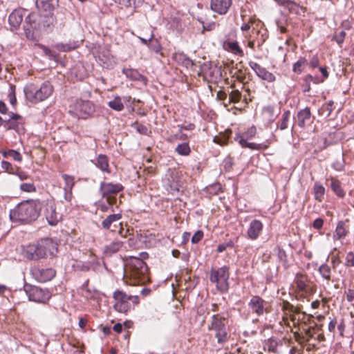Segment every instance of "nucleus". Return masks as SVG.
<instances>
[{"label":"nucleus","mask_w":354,"mask_h":354,"mask_svg":"<svg viewBox=\"0 0 354 354\" xmlns=\"http://www.w3.org/2000/svg\"><path fill=\"white\" fill-rule=\"evenodd\" d=\"M95 166L102 171L110 173L109 169V159L106 156L100 154L94 162Z\"/></svg>","instance_id":"393cba45"},{"label":"nucleus","mask_w":354,"mask_h":354,"mask_svg":"<svg viewBox=\"0 0 354 354\" xmlns=\"http://www.w3.org/2000/svg\"><path fill=\"white\" fill-rule=\"evenodd\" d=\"M62 178L65 181V186L64 187V189L66 193H65L64 198L66 201H70L71 197V194L70 193L68 194L67 192H71V191L74 185V178L72 176H68L67 174H63Z\"/></svg>","instance_id":"b1692460"},{"label":"nucleus","mask_w":354,"mask_h":354,"mask_svg":"<svg viewBox=\"0 0 354 354\" xmlns=\"http://www.w3.org/2000/svg\"><path fill=\"white\" fill-rule=\"evenodd\" d=\"M95 61L102 67L109 68L115 64V59L111 51L106 48H100L94 53Z\"/></svg>","instance_id":"f8f14e48"},{"label":"nucleus","mask_w":354,"mask_h":354,"mask_svg":"<svg viewBox=\"0 0 354 354\" xmlns=\"http://www.w3.org/2000/svg\"><path fill=\"white\" fill-rule=\"evenodd\" d=\"M279 343L274 337H270L266 340L263 343V349L274 353H277V347Z\"/></svg>","instance_id":"c756f323"},{"label":"nucleus","mask_w":354,"mask_h":354,"mask_svg":"<svg viewBox=\"0 0 354 354\" xmlns=\"http://www.w3.org/2000/svg\"><path fill=\"white\" fill-rule=\"evenodd\" d=\"M290 117V111L289 110L285 111L282 115L281 122L279 125V128L280 130L283 131L288 128V121Z\"/></svg>","instance_id":"a19ab883"},{"label":"nucleus","mask_w":354,"mask_h":354,"mask_svg":"<svg viewBox=\"0 0 354 354\" xmlns=\"http://www.w3.org/2000/svg\"><path fill=\"white\" fill-rule=\"evenodd\" d=\"M122 73L126 77L133 81H139L144 85H147L148 80L147 78L140 74L137 70L133 68H123Z\"/></svg>","instance_id":"6ab92c4d"},{"label":"nucleus","mask_w":354,"mask_h":354,"mask_svg":"<svg viewBox=\"0 0 354 354\" xmlns=\"http://www.w3.org/2000/svg\"><path fill=\"white\" fill-rule=\"evenodd\" d=\"M176 151L179 155L188 156L191 152V149H190L189 145L187 142H183V143L179 144L176 147Z\"/></svg>","instance_id":"ea45409f"},{"label":"nucleus","mask_w":354,"mask_h":354,"mask_svg":"<svg viewBox=\"0 0 354 354\" xmlns=\"http://www.w3.org/2000/svg\"><path fill=\"white\" fill-rule=\"evenodd\" d=\"M281 309L283 311H286V312L288 311L289 313H290V310L293 309V305L290 304L288 301H284L283 303Z\"/></svg>","instance_id":"69168bd1"},{"label":"nucleus","mask_w":354,"mask_h":354,"mask_svg":"<svg viewBox=\"0 0 354 354\" xmlns=\"http://www.w3.org/2000/svg\"><path fill=\"white\" fill-rule=\"evenodd\" d=\"M226 318L218 314L213 315L211 317V324L208 326L209 330H213L217 342L223 344L227 342L229 336L225 324Z\"/></svg>","instance_id":"39448f33"},{"label":"nucleus","mask_w":354,"mask_h":354,"mask_svg":"<svg viewBox=\"0 0 354 354\" xmlns=\"http://www.w3.org/2000/svg\"><path fill=\"white\" fill-rule=\"evenodd\" d=\"M115 3H118L120 5L124 6L126 7H133L136 8L140 6L143 0H113Z\"/></svg>","instance_id":"4c0bfd02"},{"label":"nucleus","mask_w":354,"mask_h":354,"mask_svg":"<svg viewBox=\"0 0 354 354\" xmlns=\"http://www.w3.org/2000/svg\"><path fill=\"white\" fill-rule=\"evenodd\" d=\"M203 236V232L201 230H198L194 233L192 237V243L194 244L198 243Z\"/></svg>","instance_id":"603ef678"},{"label":"nucleus","mask_w":354,"mask_h":354,"mask_svg":"<svg viewBox=\"0 0 354 354\" xmlns=\"http://www.w3.org/2000/svg\"><path fill=\"white\" fill-rule=\"evenodd\" d=\"M308 65V60L301 57L292 66V71L294 73L300 74L303 72L305 67Z\"/></svg>","instance_id":"2f4dec72"},{"label":"nucleus","mask_w":354,"mask_h":354,"mask_svg":"<svg viewBox=\"0 0 354 354\" xmlns=\"http://www.w3.org/2000/svg\"><path fill=\"white\" fill-rule=\"evenodd\" d=\"M39 47H40L42 50H43V52L44 53L48 56L50 58H53V57H55V53L54 51H52L50 49H49L48 48L43 46V45H41V44H39L38 45Z\"/></svg>","instance_id":"6e6d98bb"},{"label":"nucleus","mask_w":354,"mask_h":354,"mask_svg":"<svg viewBox=\"0 0 354 354\" xmlns=\"http://www.w3.org/2000/svg\"><path fill=\"white\" fill-rule=\"evenodd\" d=\"M277 257L280 262H281L285 267H287V255L284 250L278 248Z\"/></svg>","instance_id":"49530a36"},{"label":"nucleus","mask_w":354,"mask_h":354,"mask_svg":"<svg viewBox=\"0 0 354 354\" xmlns=\"http://www.w3.org/2000/svg\"><path fill=\"white\" fill-rule=\"evenodd\" d=\"M319 60L317 55H314L310 61V65L315 68L319 66Z\"/></svg>","instance_id":"680f3d73"},{"label":"nucleus","mask_w":354,"mask_h":354,"mask_svg":"<svg viewBox=\"0 0 354 354\" xmlns=\"http://www.w3.org/2000/svg\"><path fill=\"white\" fill-rule=\"evenodd\" d=\"M59 0H37V6L44 11L50 12L58 6Z\"/></svg>","instance_id":"4be33fe9"},{"label":"nucleus","mask_w":354,"mask_h":354,"mask_svg":"<svg viewBox=\"0 0 354 354\" xmlns=\"http://www.w3.org/2000/svg\"><path fill=\"white\" fill-rule=\"evenodd\" d=\"M113 299L115 303L113 305L114 309L122 313H126L131 308V301L133 304H138L139 299L138 296L129 295L122 290H117L113 292Z\"/></svg>","instance_id":"0eeeda50"},{"label":"nucleus","mask_w":354,"mask_h":354,"mask_svg":"<svg viewBox=\"0 0 354 354\" xmlns=\"http://www.w3.org/2000/svg\"><path fill=\"white\" fill-rule=\"evenodd\" d=\"M32 277L39 282H46L51 280L55 276V270L52 268H39L33 267L31 268Z\"/></svg>","instance_id":"ddd939ff"},{"label":"nucleus","mask_w":354,"mask_h":354,"mask_svg":"<svg viewBox=\"0 0 354 354\" xmlns=\"http://www.w3.org/2000/svg\"><path fill=\"white\" fill-rule=\"evenodd\" d=\"M123 245L121 241H114L105 247L104 252L106 255L111 256L118 252Z\"/></svg>","instance_id":"cd10ccee"},{"label":"nucleus","mask_w":354,"mask_h":354,"mask_svg":"<svg viewBox=\"0 0 354 354\" xmlns=\"http://www.w3.org/2000/svg\"><path fill=\"white\" fill-rule=\"evenodd\" d=\"M56 250V245L52 239H44L35 243L25 246L23 249V254L29 260L38 261L46 258L48 254L53 255Z\"/></svg>","instance_id":"7ed1b4c3"},{"label":"nucleus","mask_w":354,"mask_h":354,"mask_svg":"<svg viewBox=\"0 0 354 354\" xmlns=\"http://www.w3.org/2000/svg\"><path fill=\"white\" fill-rule=\"evenodd\" d=\"M41 17L36 13H30L26 18V23L28 24L32 28H37V21Z\"/></svg>","instance_id":"79ce46f5"},{"label":"nucleus","mask_w":354,"mask_h":354,"mask_svg":"<svg viewBox=\"0 0 354 354\" xmlns=\"http://www.w3.org/2000/svg\"><path fill=\"white\" fill-rule=\"evenodd\" d=\"M180 176V174L178 171L171 169H169L166 174L164 183L167 187V191L172 194L178 192L180 188L182 187L183 181Z\"/></svg>","instance_id":"1a4fd4ad"},{"label":"nucleus","mask_w":354,"mask_h":354,"mask_svg":"<svg viewBox=\"0 0 354 354\" xmlns=\"http://www.w3.org/2000/svg\"><path fill=\"white\" fill-rule=\"evenodd\" d=\"M332 168L337 171H342L344 169L345 167V160L344 158V155L342 154L339 158H337L331 165Z\"/></svg>","instance_id":"58836bf2"},{"label":"nucleus","mask_w":354,"mask_h":354,"mask_svg":"<svg viewBox=\"0 0 354 354\" xmlns=\"http://www.w3.org/2000/svg\"><path fill=\"white\" fill-rule=\"evenodd\" d=\"M104 298V295L99 291H93L91 294L90 292V306L94 309H98L100 308V302Z\"/></svg>","instance_id":"a878e982"},{"label":"nucleus","mask_w":354,"mask_h":354,"mask_svg":"<svg viewBox=\"0 0 354 354\" xmlns=\"http://www.w3.org/2000/svg\"><path fill=\"white\" fill-rule=\"evenodd\" d=\"M24 11L22 10H15L9 16L10 25L17 29L21 24L24 18Z\"/></svg>","instance_id":"412c9836"},{"label":"nucleus","mask_w":354,"mask_h":354,"mask_svg":"<svg viewBox=\"0 0 354 354\" xmlns=\"http://www.w3.org/2000/svg\"><path fill=\"white\" fill-rule=\"evenodd\" d=\"M313 194L315 200L319 202L322 201L325 194V188L319 182L315 183L313 186Z\"/></svg>","instance_id":"c85d7f7f"},{"label":"nucleus","mask_w":354,"mask_h":354,"mask_svg":"<svg viewBox=\"0 0 354 354\" xmlns=\"http://www.w3.org/2000/svg\"><path fill=\"white\" fill-rule=\"evenodd\" d=\"M241 99V93L239 90L232 91L228 97L229 103H237Z\"/></svg>","instance_id":"37998d69"},{"label":"nucleus","mask_w":354,"mask_h":354,"mask_svg":"<svg viewBox=\"0 0 354 354\" xmlns=\"http://www.w3.org/2000/svg\"><path fill=\"white\" fill-rule=\"evenodd\" d=\"M42 203L39 199H28L20 203L10 211V217L12 221L30 223L39 216Z\"/></svg>","instance_id":"f257e3e1"},{"label":"nucleus","mask_w":354,"mask_h":354,"mask_svg":"<svg viewBox=\"0 0 354 354\" xmlns=\"http://www.w3.org/2000/svg\"><path fill=\"white\" fill-rule=\"evenodd\" d=\"M337 321L335 319H333L328 324V330L332 333H335Z\"/></svg>","instance_id":"774afa93"},{"label":"nucleus","mask_w":354,"mask_h":354,"mask_svg":"<svg viewBox=\"0 0 354 354\" xmlns=\"http://www.w3.org/2000/svg\"><path fill=\"white\" fill-rule=\"evenodd\" d=\"M140 257H130L125 264L124 277L129 276L135 280V283H142L147 279L148 267L143 259L148 257L147 253L140 252Z\"/></svg>","instance_id":"f03ea898"},{"label":"nucleus","mask_w":354,"mask_h":354,"mask_svg":"<svg viewBox=\"0 0 354 354\" xmlns=\"http://www.w3.org/2000/svg\"><path fill=\"white\" fill-rule=\"evenodd\" d=\"M225 48L235 55L243 57L244 55L243 50L240 48L236 41H228L225 44Z\"/></svg>","instance_id":"5701e85b"},{"label":"nucleus","mask_w":354,"mask_h":354,"mask_svg":"<svg viewBox=\"0 0 354 354\" xmlns=\"http://www.w3.org/2000/svg\"><path fill=\"white\" fill-rule=\"evenodd\" d=\"M255 134L256 128L254 127H252L248 129L247 132H245L243 134H236V137L234 138V140L238 142L242 147L249 148L251 149H261V145L247 142L248 139L253 138Z\"/></svg>","instance_id":"9b49d317"},{"label":"nucleus","mask_w":354,"mask_h":354,"mask_svg":"<svg viewBox=\"0 0 354 354\" xmlns=\"http://www.w3.org/2000/svg\"><path fill=\"white\" fill-rule=\"evenodd\" d=\"M319 273L321 274L323 279L330 281L331 280V268L330 267L326 264L323 263L322 264L318 269Z\"/></svg>","instance_id":"72a5a7b5"},{"label":"nucleus","mask_w":354,"mask_h":354,"mask_svg":"<svg viewBox=\"0 0 354 354\" xmlns=\"http://www.w3.org/2000/svg\"><path fill=\"white\" fill-rule=\"evenodd\" d=\"M135 127H136V130L140 134L147 135L149 130H148V128L145 125L139 124V123H136Z\"/></svg>","instance_id":"5fc2aeb1"},{"label":"nucleus","mask_w":354,"mask_h":354,"mask_svg":"<svg viewBox=\"0 0 354 354\" xmlns=\"http://www.w3.org/2000/svg\"><path fill=\"white\" fill-rule=\"evenodd\" d=\"M122 218L120 214H113L108 216L102 223V227L109 230L112 223L118 221Z\"/></svg>","instance_id":"7c9ffc66"},{"label":"nucleus","mask_w":354,"mask_h":354,"mask_svg":"<svg viewBox=\"0 0 354 354\" xmlns=\"http://www.w3.org/2000/svg\"><path fill=\"white\" fill-rule=\"evenodd\" d=\"M313 76L312 75L308 74L307 75H306V77L304 78V81L306 82V84H308V88H305L304 90V92H307V91H310V82H313Z\"/></svg>","instance_id":"e2e57ef3"},{"label":"nucleus","mask_w":354,"mask_h":354,"mask_svg":"<svg viewBox=\"0 0 354 354\" xmlns=\"http://www.w3.org/2000/svg\"><path fill=\"white\" fill-rule=\"evenodd\" d=\"M330 187L338 197L343 198L345 196V192L342 188L341 183L339 180L332 179Z\"/></svg>","instance_id":"f704fd0d"},{"label":"nucleus","mask_w":354,"mask_h":354,"mask_svg":"<svg viewBox=\"0 0 354 354\" xmlns=\"http://www.w3.org/2000/svg\"><path fill=\"white\" fill-rule=\"evenodd\" d=\"M20 190L24 192H35L36 187L32 183H24L20 185Z\"/></svg>","instance_id":"a18cd8bd"},{"label":"nucleus","mask_w":354,"mask_h":354,"mask_svg":"<svg viewBox=\"0 0 354 354\" xmlns=\"http://www.w3.org/2000/svg\"><path fill=\"white\" fill-rule=\"evenodd\" d=\"M249 66L255 72L256 75L263 80L268 82H273L275 81L276 77L274 75L262 67L259 64L254 62H250Z\"/></svg>","instance_id":"4468645a"},{"label":"nucleus","mask_w":354,"mask_h":354,"mask_svg":"<svg viewBox=\"0 0 354 354\" xmlns=\"http://www.w3.org/2000/svg\"><path fill=\"white\" fill-rule=\"evenodd\" d=\"M100 188L104 195L115 194L123 189L122 185L120 183H102Z\"/></svg>","instance_id":"aec40b11"},{"label":"nucleus","mask_w":354,"mask_h":354,"mask_svg":"<svg viewBox=\"0 0 354 354\" xmlns=\"http://www.w3.org/2000/svg\"><path fill=\"white\" fill-rule=\"evenodd\" d=\"M24 290L30 301L44 303L50 297L48 291L29 284L24 286Z\"/></svg>","instance_id":"9d476101"},{"label":"nucleus","mask_w":354,"mask_h":354,"mask_svg":"<svg viewBox=\"0 0 354 354\" xmlns=\"http://www.w3.org/2000/svg\"><path fill=\"white\" fill-rule=\"evenodd\" d=\"M346 259L347 266L354 267V254L352 252L347 254Z\"/></svg>","instance_id":"052dcab7"},{"label":"nucleus","mask_w":354,"mask_h":354,"mask_svg":"<svg viewBox=\"0 0 354 354\" xmlns=\"http://www.w3.org/2000/svg\"><path fill=\"white\" fill-rule=\"evenodd\" d=\"M346 300L348 302H352L354 301V290L348 288L347 290L345 291Z\"/></svg>","instance_id":"13d9d810"},{"label":"nucleus","mask_w":354,"mask_h":354,"mask_svg":"<svg viewBox=\"0 0 354 354\" xmlns=\"http://www.w3.org/2000/svg\"><path fill=\"white\" fill-rule=\"evenodd\" d=\"M53 88L48 82L43 83L39 88H35L33 85L25 88L26 97L32 103H37L47 99L53 93Z\"/></svg>","instance_id":"20e7f679"},{"label":"nucleus","mask_w":354,"mask_h":354,"mask_svg":"<svg viewBox=\"0 0 354 354\" xmlns=\"http://www.w3.org/2000/svg\"><path fill=\"white\" fill-rule=\"evenodd\" d=\"M312 122V115L308 107H306L298 111L295 123L297 124L300 128H304L306 125L310 124Z\"/></svg>","instance_id":"a211bd4d"},{"label":"nucleus","mask_w":354,"mask_h":354,"mask_svg":"<svg viewBox=\"0 0 354 354\" xmlns=\"http://www.w3.org/2000/svg\"><path fill=\"white\" fill-rule=\"evenodd\" d=\"M109 106L117 111H120L124 109V104L120 97H115L113 100L109 102Z\"/></svg>","instance_id":"e433bc0d"},{"label":"nucleus","mask_w":354,"mask_h":354,"mask_svg":"<svg viewBox=\"0 0 354 354\" xmlns=\"http://www.w3.org/2000/svg\"><path fill=\"white\" fill-rule=\"evenodd\" d=\"M230 273L227 266H223L218 269H212L210 271L209 280L216 284L217 290L221 293L227 292L229 289Z\"/></svg>","instance_id":"423d86ee"},{"label":"nucleus","mask_w":354,"mask_h":354,"mask_svg":"<svg viewBox=\"0 0 354 354\" xmlns=\"http://www.w3.org/2000/svg\"><path fill=\"white\" fill-rule=\"evenodd\" d=\"M88 109V102H78L76 105V109L80 111V112H83L84 113H87V110Z\"/></svg>","instance_id":"3c124183"},{"label":"nucleus","mask_w":354,"mask_h":354,"mask_svg":"<svg viewBox=\"0 0 354 354\" xmlns=\"http://www.w3.org/2000/svg\"><path fill=\"white\" fill-rule=\"evenodd\" d=\"M324 224V221L322 218H316L313 222V227L317 230H319L322 227Z\"/></svg>","instance_id":"0e129e2a"},{"label":"nucleus","mask_w":354,"mask_h":354,"mask_svg":"<svg viewBox=\"0 0 354 354\" xmlns=\"http://www.w3.org/2000/svg\"><path fill=\"white\" fill-rule=\"evenodd\" d=\"M10 90L11 91L8 95L9 100L12 105H15L17 102V99L15 93V88L13 86H10Z\"/></svg>","instance_id":"4d7b16f0"},{"label":"nucleus","mask_w":354,"mask_h":354,"mask_svg":"<svg viewBox=\"0 0 354 354\" xmlns=\"http://www.w3.org/2000/svg\"><path fill=\"white\" fill-rule=\"evenodd\" d=\"M44 207V215L50 225H56L61 220V214L57 212L55 202L53 198H48L41 202Z\"/></svg>","instance_id":"6e6552de"},{"label":"nucleus","mask_w":354,"mask_h":354,"mask_svg":"<svg viewBox=\"0 0 354 354\" xmlns=\"http://www.w3.org/2000/svg\"><path fill=\"white\" fill-rule=\"evenodd\" d=\"M266 302L259 296H253L248 303L251 311L257 316H261L266 311Z\"/></svg>","instance_id":"2eb2a0df"},{"label":"nucleus","mask_w":354,"mask_h":354,"mask_svg":"<svg viewBox=\"0 0 354 354\" xmlns=\"http://www.w3.org/2000/svg\"><path fill=\"white\" fill-rule=\"evenodd\" d=\"M17 121H10V120H5V123L8 124V129H15L17 127V124L16 123Z\"/></svg>","instance_id":"338daca9"},{"label":"nucleus","mask_w":354,"mask_h":354,"mask_svg":"<svg viewBox=\"0 0 354 354\" xmlns=\"http://www.w3.org/2000/svg\"><path fill=\"white\" fill-rule=\"evenodd\" d=\"M347 234V231L344 227L343 221H339L336 227L333 237L336 239H340Z\"/></svg>","instance_id":"c9c22d12"},{"label":"nucleus","mask_w":354,"mask_h":354,"mask_svg":"<svg viewBox=\"0 0 354 354\" xmlns=\"http://www.w3.org/2000/svg\"><path fill=\"white\" fill-rule=\"evenodd\" d=\"M263 227V225L261 221L258 219L252 220L247 230L246 237L252 241L257 240L261 234Z\"/></svg>","instance_id":"dca6fc26"},{"label":"nucleus","mask_w":354,"mask_h":354,"mask_svg":"<svg viewBox=\"0 0 354 354\" xmlns=\"http://www.w3.org/2000/svg\"><path fill=\"white\" fill-rule=\"evenodd\" d=\"M1 153L3 158H7L8 157L12 158L14 160L21 162L22 160V156L21 153L13 149L1 150Z\"/></svg>","instance_id":"473e14b6"},{"label":"nucleus","mask_w":354,"mask_h":354,"mask_svg":"<svg viewBox=\"0 0 354 354\" xmlns=\"http://www.w3.org/2000/svg\"><path fill=\"white\" fill-rule=\"evenodd\" d=\"M283 320L285 322H286L289 319L293 322L295 321L296 318L292 313H289L288 311V312L283 311Z\"/></svg>","instance_id":"bf43d9fd"},{"label":"nucleus","mask_w":354,"mask_h":354,"mask_svg":"<svg viewBox=\"0 0 354 354\" xmlns=\"http://www.w3.org/2000/svg\"><path fill=\"white\" fill-rule=\"evenodd\" d=\"M229 138H230V134L228 133L227 135H226V134L223 135L221 137H216V136L214 137V142H216L218 145H224L227 143Z\"/></svg>","instance_id":"de8ad7c7"},{"label":"nucleus","mask_w":354,"mask_h":354,"mask_svg":"<svg viewBox=\"0 0 354 354\" xmlns=\"http://www.w3.org/2000/svg\"><path fill=\"white\" fill-rule=\"evenodd\" d=\"M346 33L344 30H342L339 32L335 34L333 37V39L339 44L341 45L345 39Z\"/></svg>","instance_id":"09e8293b"},{"label":"nucleus","mask_w":354,"mask_h":354,"mask_svg":"<svg viewBox=\"0 0 354 354\" xmlns=\"http://www.w3.org/2000/svg\"><path fill=\"white\" fill-rule=\"evenodd\" d=\"M256 23V20L253 18L250 17L248 21H245L241 26V30L243 32H246L252 29L254 30V24Z\"/></svg>","instance_id":"c03bdc74"},{"label":"nucleus","mask_w":354,"mask_h":354,"mask_svg":"<svg viewBox=\"0 0 354 354\" xmlns=\"http://www.w3.org/2000/svg\"><path fill=\"white\" fill-rule=\"evenodd\" d=\"M1 168L6 172H8L10 174L13 173L14 168L12 165V164L7 161H2L1 162Z\"/></svg>","instance_id":"864d4df0"},{"label":"nucleus","mask_w":354,"mask_h":354,"mask_svg":"<svg viewBox=\"0 0 354 354\" xmlns=\"http://www.w3.org/2000/svg\"><path fill=\"white\" fill-rule=\"evenodd\" d=\"M232 4V0H211V9L218 15H225Z\"/></svg>","instance_id":"f3484780"},{"label":"nucleus","mask_w":354,"mask_h":354,"mask_svg":"<svg viewBox=\"0 0 354 354\" xmlns=\"http://www.w3.org/2000/svg\"><path fill=\"white\" fill-rule=\"evenodd\" d=\"M149 48L151 50L155 52L156 53H160L162 50V47L158 41H151L149 44Z\"/></svg>","instance_id":"8fccbe9b"},{"label":"nucleus","mask_w":354,"mask_h":354,"mask_svg":"<svg viewBox=\"0 0 354 354\" xmlns=\"http://www.w3.org/2000/svg\"><path fill=\"white\" fill-rule=\"evenodd\" d=\"M104 265L102 259L96 257V255L90 250V268H92L95 271H99L103 268Z\"/></svg>","instance_id":"bb28decb"}]
</instances>
